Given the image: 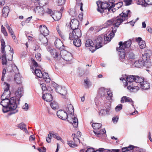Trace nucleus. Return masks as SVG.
Listing matches in <instances>:
<instances>
[{
  "label": "nucleus",
  "mask_w": 152,
  "mask_h": 152,
  "mask_svg": "<svg viewBox=\"0 0 152 152\" xmlns=\"http://www.w3.org/2000/svg\"><path fill=\"white\" fill-rule=\"evenodd\" d=\"M132 39H130L124 42V45H125L126 48H128L132 44Z\"/></svg>",
  "instance_id": "nucleus-40"
},
{
  "label": "nucleus",
  "mask_w": 152,
  "mask_h": 152,
  "mask_svg": "<svg viewBox=\"0 0 152 152\" xmlns=\"http://www.w3.org/2000/svg\"><path fill=\"white\" fill-rule=\"evenodd\" d=\"M103 38L104 36L100 35L98 36L96 39V45L95 47V49L93 50L94 51L102 46L103 42Z\"/></svg>",
  "instance_id": "nucleus-13"
},
{
  "label": "nucleus",
  "mask_w": 152,
  "mask_h": 152,
  "mask_svg": "<svg viewBox=\"0 0 152 152\" xmlns=\"http://www.w3.org/2000/svg\"><path fill=\"white\" fill-rule=\"evenodd\" d=\"M119 47L118 48H117V51H122V49H124V50L126 51L125 49H126L125 45H124V43H123L122 42H120L119 43Z\"/></svg>",
  "instance_id": "nucleus-32"
},
{
  "label": "nucleus",
  "mask_w": 152,
  "mask_h": 152,
  "mask_svg": "<svg viewBox=\"0 0 152 152\" xmlns=\"http://www.w3.org/2000/svg\"><path fill=\"white\" fill-rule=\"evenodd\" d=\"M11 67H12V70L13 72H14L15 76L14 78V80L16 83L18 84H20L21 83V80L20 77L19 75V70L16 66L15 65L14 66H11Z\"/></svg>",
  "instance_id": "nucleus-10"
},
{
  "label": "nucleus",
  "mask_w": 152,
  "mask_h": 152,
  "mask_svg": "<svg viewBox=\"0 0 152 152\" xmlns=\"http://www.w3.org/2000/svg\"><path fill=\"white\" fill-rule=\"evenodd\" d=\"M113 37H111L110 35V33L108 35L107 37L106 36L105 37L104 36L103 40L104 41V43L107 44V42L110 41V39Z\"/></svg>",
  "instance_id": "nucleus-38"
},
{
  "label": "nucleus",
  "mask_w": 152,
  "mask_h": 152,
  "mask_svg": "<svg viewBox=\"0 0 152 152\" xmlns=\"http://www.w3.org/2000/svg\"><path fill=\"white\" fill-rule=\"evenodd\" d=\"M51 136L50 135V134H48V137L46 138V141L48 143H50L51 142Z\"/></svg>",
  "instance_id": "nucleus-57"
},
{
  "label": "nucleus",
  "mask_w": 152,
  "mask_h": 152,
  "mask_svg": "<svg viewBox=\"0 0 152 152\" xmlns=\"http://www.w3.org/2000/svg\"><path fill=\"white\" fill-rule=\"evenodd\" d=\"M55 45L56 47L59 49H61L63 45L61 41L59 39H56L54 42Z\"/></svg>",
  "instance_id": "nucleus-27"
},
{
  "label": "nucleus",
  "mask_w": 152,
  "mask_h": 152,
  "mask_svg": "<svg viewBox=\"0 0 152 152\" xmlns=\"http://www.w3.org/2000/svg\"><path fill=\"white\" fill-rule=\"evenodd\" d=\"M96 4L98 6L97 10L101 13L105 11L106 12L107 11V14L108 15L110 12V10L113 7V3L110 1L104 2L99 1L97 2Z\"/></svg>",
  "instance_id": "nucleus-5"
},
{
  "label": "nucleus",
  "mask_w": 152,
  "mask_h": 152,
  "mask_svg": "<svg viewBox=\"0 0 152 152\" xmlns=\"http://www.w3.org/2000/svg\"><path fill=\"white\" fill-rule=\"evenodd\" d=\"M140 48L141 49L144 48L146 46L145 42L143 41L140 42L138 44Z\"/></svg>",
  "instance_id": "nucleus-43"
},
{
  "label": "nucleus",
  "mask_w": 152,
  "mask_h": 152,
  "mask_svg": "<svg viewBox=\"0 0 152 152\" xmlns=\"http://www.w3.org/2000/svg\"><path fill=\"white\" fill-rule=\"evenodd\" d=\"M31 61L34 66L36 67H39L36 61L33 59L31 58Z\"/></svg>",
  "instance_id": "nucleus-58"
},
{
  "label": "nucleus",
  "mask_w": 152,
  "mask_h": 152,
  "mask_svg": "<svg viewBox=\"0 0 152 152\" xmlns=\"http://www.w3.org/2000/svg\"><path fill=\"white\" fill-rule=\"evenodd\" d=\"M107 89H105L104 87L100 88L99 90V93L101 96H105L106 95Z\"/></svg>",
  "instance_id": "nucleus-29"
},
{
  "label": "nucleus",
  "mask_w": 152,
  "mask_h": 152,
  "mask_svg": "<svg viewBox=\"0 0 152 152\" xmlns=\"http://www.w3.org/2000/svg\"><path fill=\"white\" fill-rule=\"evenodd\" d=\"M118 51L120 58L122 59H124L125 56L126 51L124 50V49H122V51H120V50Z\"/></svg>",
  "instance_id": "nucleus-39"
},
{
  "label": "nucleus",
  "mask_w": 152,
  "mask_h": 152,
  "mask_svg": "<svg viewBox=\"0 0 152 152\" xmlns=\"http://www.w3.org/2000/svg\"><path fill=\"white\" fill-rule=\"evenodd\" d=\"M45 12L50 15L55 20H60L61 17V13L58 11H52V10L47 8Z\"/></svg>",
  "instance_id": "nucleus-8"
},
{
  "label": "nucleus",
  "mask_w": 152,
  "mask_h": 152,
  "mask_svg": "<svg viewBox=\"0 0 152 152\" xmlns=\"http://www.w3.org/2000/svg\"><path fill=\"white\" fill-rule=\"evenodd\" d=\"M15 95L16 96L19 98H17V100H19H19L20 98L22 96V93H20V92L17 91L15 92Z\"/></svg>",
  "instance_id": "nucleus-44"
},
{
  "label": "nucleus",
  "mask_w": 152,
  "mask_h": 152,
  "mask_svg": "<svg viewBox=\"0 0 152 152\" xmlns=\"http://www.w3.org/2000/svg\"><path fill=\"white\" fill-rule=\"evenodd\" d=\"M145 64L144 62L142 61L141 59H139L138 61H137L134 63L135 66L136 67H140Z\"/></svg>",
  "instance_id": "nucleus-30"
},
{
  "label": "nucleus",
  "mask_w": 152,
  "mask_h": 152,
  "mask_svg": "<svg viewBox=\"0 0 152 152\" xmlns=\"http://www.w3.org/2000/svg\"><path fill=\"white\" fill-rule=\"evenodd\" d=\"M54 87L55 88L56 92L63 96H64L63 97V98H64L67 94V91L65 88L64 87H62V86L58 85L57 84H54Z\"/></svg>",
  "instance_id": "nucleus-11"
},
{
  "label": "nucleus",
  "mask_w": 152,
  "mask_h": 152,
  "mask_svg": "<svg viewBox=\"0 0 152 152\" xmlns=\"http://www.w3.org/2000/svg\"><path fill=\"white\" fill-rule=\"evenodd\" d=\"M126 86L129 85V86L127 87V88L130 90L131 91L135 92L137 91L140 88L138 86H134V85L133 84L135 83V82L134 81L131 83H129L126 80Z\"/></svg>",
  "instance_id": "nucleus-14"
},
{
  "label": "nucleus",
  "mask_w": 152,
  "mask_h": 152,
  "mask_svg": "<svg viewBox=\"0 0 152 152\" xmlns=\"http://www.w3.org/2000/svg\"><path fill=\"white\" fill-rule=\"evenodd\" d=\"M42 35H39V39L43 45H46L48 43V40L47 38L45 36H43V37H42Z\"/></svg>",
  "instance_id": "nucleus-31"
},
{
  "label": "nucleus",
  "mask_w": 152,
  "mask_h": 152,
  "mask_svg": "<svg viewBox=\"0 0 152 152\" xmlns=\"http://www.w3.org/2000/svg\"><path fill=\"white\" fill-rule=\"evenodd\" d=\"M101 124L98 123L93 124H92V126L93 129L96 130V131H94V134L97 136L104 134L106 132L105 129H102L100 131L98 130L101 127Z\"/></svg>",
  "instance_id": "nucleus-9"
},
{
  "label": "nucleus",
  "mask_w": 152,
  "mask_h": 152,
  "mask_svg": "<svg viewBox=\"0 0 152 152\" xmlns=\"http://www.w3.org/2000/svg\"><path fill=\"white\" fill-rule=\"evenodd\" d=\"M131 12L129 10H127L126 12H123L122 13L120 14L122 18L124 19V20H126L128 19V17H129L130 16Z\"/></svg>",
  "instance_id": "nucleus-18"
},
{
  "label": "nucleus",
  "mask_w": 152,
  "mask_h": 152,
  "mask_svg": "<svg viewBox=\"0 0 152 152\" xmlns=\"http://www.w3.org/2000/svg\"><path fill=\"white\" fill-rule=\"evenodd\" d=\"M113 95L112 92L110 90L107 89L106 95L105 96L106 97V99L108 100L111 99L113 96Z\"/></svg>",
  "instance_id": "nucleus-37"
},
{
  "label": "nucleus",
  "mask_w": 152,
  "mask_h": 152,
  "mask_svg": "<svg viewBox=\"0 0 152 152\" xmlns=\"http://www.w3.org/2000/svg\"><path fill=\"white\" fill-rule=\"evenodd\" d=\"M79 25L78 21L76 19H74L71 20L70 23V26L73 31L72 32L75 31L74 34H75L77 33L76 31L77 29H80L78 28Z\"/></svg>",
  "instance_id": "nucleus-12"
},
{
  "label": "nucleus",
  "mask_w": 152,
  "mask_h": 152,
  "mask_svg": "<svg viewBox=\"0 0 152 152\" xmlns=\"http://www.w3.org/2000/svg\"><path fill=\"white\" fill-rule=\"evenodd\" d=\"M66 110L69 114V115H73L74 114V109L73 107L71 104H68L67 105Z\"/></svg>",
  "instance_id": "nucleus-26"
},
{
  "label": "nucleus",
  "mask_w": 152,
  "mask_h": 152,
  "mask_svg": "<svg viewBox=\"0 0 152 152\" xmlns=\"http://www.w3.org/2000/svg\"><path fill=\"white\" fill-rule=\"evenodd\" d=\"M93 45L94 43L91 40L89 39L86 40L85 44V46L87 47H91L90 50L92 52H94V50H93L94 49H93L92 48H95V47L92 46Z\"/></svg>",
  "instance_id": "nucleus-24"
},
{
  "label": "nucleus",
  "mask_w": 152,
  "mask_h": 152,
  "mask_svg": "<svg viewBox=\"0 0 152 152\" xmlns=\"http://www.w3.org/2000/svg\"><path fill=\"white\" fill-rule=\"evenodd\" d=\"M4 84L6 88L1 96L2 100L0 103L3 107L2 111L5 113L10 111L11 112L10 115L15 114L18 111L17 107L18 104H19V100H17L15 97L8 99L10 96V91H9L10 84L6 82H4Z\"/></svg>",
  "instance_id": "nucleus-1"
},
{
  "label": "nucleus",
  "mask_w": 152,
  "mask_h": 152,
  "mask_svg": "<svg viewBox=\"0 0 152 152\" xmlns=\"http://www.w3.org/2000/svg\"><path fill=\"white\" fill-rule=\"evenodd\" d=\"M72 137L73 138V140L74 142L77 145L78 142H80L79 139L77 137H75V134H72Z\"/></svg>",
  "instance_id": "nucleus-42"
},
{
  "label": "nucleus",
  "mask_w": 152,
  "mask_h": 152,
  "mask_svg": "<svg viewBox=\"0 0 152 152\" xmlns=\"http://www.w3.org/2000/svg\"><path fill=\"white\" fill-rule=\"evenodd\" d=\"M1 30L2 33L5 36H8V34L5 28L3 27V25L1 26Z\"/></svg>",
  "instance_id": "nucleus-45"
},
{
  "label": "nucleus",
  "mask_w": 152,
  "mask_h": 152,
  "mask_svg": "<svg viewBox=\"0 0 152 152\" xmlns=\"http://www.w3.org/2000/svg\"><path fill=\"white\" fill-rule=\"evenodd\" d=\"M137 4L142 5L144 4V2L142 0H139L137 2Z\"/></svg>",
  "instance_id": "nucleus-63"
},
{
  "label": "nucleus",
  "mask_w": 152,
  "mask_h": 152,
  "mask_svg": "<svg viewBox=\"0 0 152 152\" xmlns=\"http://www.w3.org/2000/svg\"><path fill=\"white\" fill-rule=\"evenodd\" d=\"M58 117L63 120L67 119L70 123H71L74 128H77L78 125V119L73 115H68L66 112L62 110H59L57 112Z\"/></svg>",
  "instance_id": "nucleus-4"
},
{
  "label": "nucleus",
  "mask_w": 152,
  "mask_h": 152,
  "mask_svg": "<svg viewBox=\"0 0 152 152\" xmlns=\"http://www.w3.org/2000/svg\"><path fill=\"white\" fill-rule=\"evenodd\" d=\"M17 91L20 92V93H22V96L23 95V89L22 88V86L21 85H20L18 88V89Z\"/></svg>",
  "instance_id": "nucleus-52"
},
{
  "label": "nucleus",
  "mask_w": 152,
  "mask_h": 152,
  "mask_svg": "<svg viewBox=\"0 0 152 152\" xmlns=\"http://www.w3.org/2000/svg\"><path fill=\"white\" fill-rule=\"evenodd\" d=\"M104 106L106 109H102L99 111V113L100 115H105L108 114L110 110V104L109 103L105 104Z\"/></svg>",
  "instance_id": "nucleus-15"
},
{
  "label": "nucleus",
  "mask_w": 152,
  "mask_h": 152,
  "mask_svg": "<svg viewBox=\"0 0 152 152\" xmlns=\"http://www.w3.org/2000/svg\"><path fill=\"white\" fill-rule=\"evenodd\" d=\"M124 19L119 17L113 18L108 20L104 24L107 27L113 25L111 27L112 32L110 33V35L111 37H114L115 33L117 30V28L119 27L121 24L124 21Z\"/></svg>",
  "instance_id": "nucleus-3"
},
{
  "label": "nucleus",
  "mask_w": 152,
  "mask_h": 152,
  "mask_svg": "<svg viewBox=\"0 0 152 152\" xmlns=\"http://www.w3.org/2000/svg\"><path fill=\"white\" fill-rule=\"evenodd\" d=\"M37 149L40 152H46V148L44 147H42L41 148H38Z\"/></svg>",
  "instance_id": "nucleus-54"
},
{
  "label": "nucleus",
  "mask_w": 152,
  "mask_h": 152,
  "mask_svg": "<svg viewBox=\"0 0 152 152\" xmlns=\"http://www.w3.org/2000/svg\"><path fill=\"white\" fill-rule=\"evenodd\" d=\"M12 38H13V40L16 43H17L18 42V41L15 35L14 34V33H13L12 35H11Z\"/></svg>",
  "instance_id": "nucleus-60"
},
{
  "label": "nucleus",
  "mask_w": 152,
  "mask_h": 152,
  "mask_svg": "<svg viewBox=\"0 0 152 152\" xmlns=\"http://www.w3.org/2000/svg\"><path fill=\"white\" fill-rule=\"evenodd\" d=\"M69 14L71 16L73 17H75L76 15V13L74 10H71L70 11Z\"/></svg>",
  "instance_id": "nucleus-59"
},
{
  "label": "nucleus",
  "mask_w": 152,
  "mask_h": 152,
  "mask_svg": "<svg viewBox=\"0 0 152 152\" xmlns=\"http://www.w3.org/2000/svg\"><path fill=\"white\" fill-rule=\"evenodd\" d=\"M22 108L23 109L27 110L28 109V104L27 103H25L23 107Z\"/></svg>",
  "instance_id": "nucleus-61"
},
{
  "label": "nucleus",
  "mask_w": 152,
  "mask_h": 152,
  "mask_svg": "<svg viewBox=\"0 0 152 152\" xmlns=\"http://www.w3.org/2000/svg\"><path fill=\"white\" fill-rule=\"evenodd\" d=\"M67 144L70 147L74 148L77 146V145L75 144L74 142L72 141H67Z\"/></svg>",
  "instance_id": "nucleus-41"
},
{
  "label": "nucleus",
  "mask_w": 152,
  "mask_h": 152,
  "mask_svg": "<svg viewBox=\"0 0 152 152\" xmlns=\"http://www.w3.org/2000/svg\"><path fill=\"white\" fill-rule=\"evenodd\" d=\"M76 31L77 33L75 34H74V31L72 33H69V38L70 40H73L74 45L79 47L81 45L80 40L79 38L81 37V33L80 29H77Z\"/></svg>",
  "instance_id": "nucleus-7"
},
{
  "label": "nucleus",
  "mask_w": 152,
  "mask_h": 152,
  "mask_svg": "<svg viewBox=\"0 0 152 152\" xmlns=\"http://www.w3.org/2000/svg\"><path fill=\"white\" fill-rule=\"evenodd\" d=\"M9 12V7L6 6L4 7L2 10L3 16L4 17H7Z\"/></svg>",
  "instance_id": "nucleus-28"
},
{
  "label": "nucleus",
  "mask_w": 152,
  "mask_h": 152,
  "mask_svg": "<svg viewBox=\"0 0 152 152\" xmlns=\"http://www.w3.org/2000/svg\"><path fill=\"white\" fill-rule=\"evenodd\" d=\"M50 53L54 58H57V59H58V58H60V53L56 49H51L50 50Z\"/></svg>",
  "instance_id": "nucleus-22"
},
{
  "label": "nucleus",
  "mask_w": 152,
  "mask_h": 152,
  "mask_svg": "<svg viewBox=\"0 0 152 152\" xmlns=\"http://www.w3.org/2000/svg\"><path fill=\"white\" fill-rule=\"evenodd\" d=\"M18 127L21 130H23L26 127V125L23 123H20L18 125Z\"/></svg>",
  "instance_id": "nucleus-48"
},
{
  "label": "nucleus",
  "mask_w": 152,
  "mask_h": 152,
  "mask_svg": "<svg viewBox=\"0 0 152 152\" xmlns=\"http://www.w3.org/2000/svg\"><path fill=\"white\" fill-rule=\"evenodd\" d=\"M64 53H66V54L65 55L64 58L66 61H69L72 58V54L66 52V51H63Z\"/></svg>",
  "instance_id": "nucleus-36"
},
{
  "label": "nucleus",
  "mask_w": 152,
  "mask_h": 152,
  "mask_svg": "<svg viewBox=\"0 0 152 152\" xmlns=\"http://www.w3.org/2000/svg\"><path fill=\"white\" fill-rule=\"evenodd\" d=\"M34 11L36 13H38L40 15H42L45 12L43 7L39 6H37L34 9Z\"/></svg>",
  "instance_id": "nucleus-23"
},
{
  "label": "nucleus",
  "mask_w": 152,
  "mask_h": 152,
  "mask_svg": "<svg viewBox=\"0 0 152 152\" xmlns=\"http://www.w3.org/2000/svg\"><path fill=\"white\" fill-rule=\"evenodd\" d=\"M35 57L36 59L39 61H40L41 60V54L39 53H37L35 55Z\"/></svg>",
  "instance_id": "nucleus-49"
},
{
  "label": "nucleus",
  "mask_w": 152,
  "mask_h": 152,
  "mask_svg": "<svg viewBox=\"0 0 152 152\" xmlns=\"http://www.w3.org/2000/svg\"><path fill=\"white\" fill-rule=\"evenodd\" d=\"M6 28H7L9 32L10 33L11 35H12L13 33H14L12 28L9 26L8 25H7L6 26Z\"/></svg>",
  "instance_id": "nucleus-46"
},
{
  "label": "nucleus",
  "mask_w": 152,
  "mask_h": 152,
  "mask_svg": "<svg viewBox=\"0 0 152 152\" xmlns=\"http://www.w3.org/2000/svg\"><path fill=\"white\" fill-rule=\"evenodd\" d=\"M123 5L122 2H120L119 3L115 4L113 3V7L111 9V11L114 12L116 10H118L119 8L121 7Z\"/></svg>",
  "instance_id": "nucleus-25"
},
{
  "label": "nucleus",
  "mask_w": 152,
  "mask_h": 152,
  "mask_svg": "<svg viewBox=\"0 0 152 152\" xmlns=\"http://www.w3.org/2000/svg\"><path fill=\"white\" fill-rule=\"evenodd\" d=\"M121 103H124V102L132 103L131 105L135 109V108L134 107V106L133 104L134 103L133 101L131 98L129 97L126 96H123L121 99Z\"/></svg>",
  "instance_id": "nucleus-17"
},
{
  "label": "nucleus",
  "mask_w": 152,
  "mask_h": 152,
  "mask_svg": "<svg viewBox=\"0 0 152 152\" xmlns=\"http://www.w3.org/2000/svg\"><path fill=\"white\" fill-rule=\"evenodd\" d=\"M35 75L38 77L41 78L42 77L43 75L41 71L39 69H35Z\"/></svg>",
  "instance_id": "nucleus-34"
},
{
  "label": "nucleus",
  "mask_w": 152,
  "mask_h": 152,
  "mask_svg": "<svg viewBox=\"0 0 152 152\" xmlns=\"http://www.w3.org/2000/svg\"><path fill=\"white\" fill-rule=\"evenodd\" d=\"M91 83L88 78L84 80V85L86 88H88L91 86Z\"/></svg>",
  "instance_id": "nucleus-33"
},
{
  "label": "nucleus",
  "mask_w": 152,
  "mask_h": 152,
  "mask_svg": "<svg viewBox=\"0 0 152 152\" xmlns=\"http://www.w3.org/2000/svg\"><path fill=\"white\" fill-rule=\"evenodd\" d=\"M65 0H58V4L59 5H61L64 4L65 2Z\"/></svg>",
  "instance_id": "nucleus-55"
},
{
  "label": "nucleus",
  "mask_w": 152,
  "mask_h": 152,
  "mask_svg": "<svg viewBox=\"0 0 152 152\" xmlns=\"http://www.w3.org/2000/svg\"><path fill=\"white\" fill-rule=\"evenodd\" d=\"M149 55L148 53H145L142 55L141 59L145 64L146 65L147 63H149Z\"/></svg>",
  "instance_id": "nucleus-21"
},
{
  "label": "nucleus",
  "mask_w": 152,
  "mask_h": 152,
  "mask_svg": "<svg viewBox=\"0 0 152 152\" xmlns=\"http://www.w3.org/2000/svg\"><path fill=\"white\" fill-rule=\"evenodd\" d=\"M144 2L148 5H152V0H144Z\"/></svg>",
  "instance_id": "nucleus-56"
},
{
  "label": "nucleus",
  "mask_w": 152,
  "mask_h": 152,
  "mask_svg": "<svg viewBox=\"0 0 152 152\" xmlns=\"http://www.w3.org/2000/svg\"><path fill=\"white\" fill-rule=\"evenodd\" d=\"M40 86L42 89L43 93H44V92L47 91V88L45 86V84H41Z\"/></svg>",
  "instance_id": "nucleus-50"
},
{
  "label": "nucleus",
  "mask_w": 152,
  "mask_h": 152,
  "mask_svg": "<svg viewBox=\"0 0 152 152\" xmlns=\"http://www.w3.org/2000/svg\"><path fill=\"white\" fill-rule=\"evenodd\" d=\"M129 58L131 59H134V55L132 52H130L129 54Z\"/></svg>",
  "instance_id": "nucleus-53"
},
{
  "label": "nucleus",
  "mask_w": 152,
  "mask_h": 152,
  "mask_svg": "<svg viewBox=\"0 0 152 152\" xmlns=\"http://www.w3.org/2000/svg\"><path fill=\"white\" fill-rule=\"evenodd\" d=\"M132 0H124V2L125 3V5L128 6L130 5L132 2Z\"/></svg>",
  "instance_id": "nucleus-51"
},
{
  "label": "nucleus",
  "mask_w": 152,
  "mask_h": 152,
  "mask_svg": "<svg viewBox=\"0 0 152 152\" xmlns=\"http://www.w3.org/2000/svg\"><path fill=\"white\" fill-rule=\"evenodd\" d=\"M40 31L42 36H47L49 34V31L46 26L44 25L39 26Z\"/></svg>",
  "instance_id": "nucleus-16"
},
{
  "label": "nucleus",
  "mask_w": 152,
  "mask_h": 152,
  "mask_svg": "<svg viewBox=\"0 0 152 152\" xmlns=\"http://www.w3.org/2000/svg\"><path fill=\"white\" fill-rule=\"evenodd\" d=\"M1 53L3 54L1 57L2 64V65H6L7 64V59L6 58V53L5 51L4 50L6 46L5 45V43L3 39H1ZM9 48L10 49L9 50V51L11 53H12V54H10L9 55V57H8V58H7V60L8 61H11L12 58L13 50L12 48L10 46H9Z\"/></svg>",
  "instance_id": "nucleus-6"
},
{
  "label": "nucleus",
  "mask_w": 152,
  "mask_h": 152,
  "mask_svg": "<svg viewBox=\"0 0 152 152\" xmlns=\"http://www.w3.org/2000/svg\"><path fill=\"white\" fill-rule=\"evenodd\" d=\"M50 105L51 107L53 110H56L58 108V103L55 101L51 102L50 103Z\"/></svg>",
  "instance_id": "nucleus-35"
},
{
  "label": "nucleus",
  "mask_w": 152,
  "mask_h": 152,
  "mask_svg": "<svg viewBox=\"0 0 152 152\" xmlns=\"http://www.w3.org/2000/svg\"><path fill=\"white\" fill-rule=\"evenodd\" d=\"M131 12L129 10H127L126 12H123L122 13L120 14L122 18L124 19V20H126L128 19V17H129L130 16Z\"/></svg>",
  "instance_id": "nucleus-19"
},
{
  "label": "nucleus",
  "mask_w": 152,
  "mask_h": 152,
  "mask_svg": "<svg viewBox=\"0 0 152 152\" xmlns=\"http://www.w3.org/2000/svg\"><path fill=\"white\" fill-rule=\"evenodd\" d=\"M86 152H96V151H94V149L91 148H88L86 151Z\"/></svg>",
  "instance_id": "nucleus-64"
},
{
  "label": "nucleus",
  "mask_w": 152,
  "mask_h": 152,
  "mask_svg": "<svg viewBox=\"0 0 152 152\" xmlns=\"http://www.w3.org/2000/svg\"><path fill=\"white\" fill-rule=\"evenodd\" d=\"M42 99L47 102H50L53 100L52 95L48 93L44 94Z\"/></svg>",
  "instance_id": "nucleus-20"
},
{
  "label": "nucleus",
  "mask_w": 152,
  "mask_h": 152,
  "mask_svg": "<svg viewBox=\"0 0 152 152\" xmlns=\"http://www.w3.org/2000/svg\"><path fill=\"white\" fill-rule=\"evenodd\" d=\"M127 80L129 83L135 82L138 83L141 88L144 90H147L150 88L149 83L144 80L143 77L137 75H129L127 77Z\"/></svg>",
  "instance_id": "nucleus-2"
},
{
  "label": "nucleus",
  "mask_w": 152,
  "mask_h": 152,
  "mask_svg": "<svg viewBox=\"0 0 152 152\" xmlns=\"http://www.w3.org/2000/svg\"><path fill=\"white\" fill-rule=\"evenodd\" d=\"M122 109V105L121 104H118L115 108L116 111L118 112L121 110Z\"/></svg>",
  "instance_id": "nucleus-47"
},
{
  "label": "nucleus",
  "mask_w": 152,
  "mask_h": 152,
  "mask_svg": "<svg viewBox=\"0 0 152 152\" xmlns=\"http://www.w3.org/2000/svg\"><path fill=\"white\" fill-rule=\"evenodd\" d=\"M43 79L46 83H49L50 81V79L49 77H44Z\"/></svg>",
  "instance_id": "nucleus-62"
}]
</instances>
